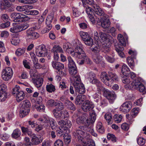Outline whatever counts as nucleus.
<instances>
[{
	"instance_id": "obj_45",
	"label": "nucleus",
	"mask_w": 146,
	"mask_h": 146,
	"mask_svg": "<svg viewBox=\"0 0 146 146\" xmlns=\"http://www.w3.org/2000/svg\"><path fill=\"white\" fill-rule=\"evenodd\" d=\"M30 74L32 78H36L37 76L38 73H37V70L34 68L31 69L30 70Z\"/></svg>"
},
{
	"instance_id": "obj_4",
	"label": "nucleus",
	"mask_w": 146,
	"mask_h": 146,
	"mask_svg": "<svg viewBox=\"0 0 146 146\" xmlns=\"http://www.w3.org/2000/svg\"><path fill=\"white\" fill-rule=\"evenodd\" d=\"M11 20L14 22L19 21V19H22L25 21H27L30 19V18L27 16L21 13H13L10 15Z\"/></svg>"
},
{
	"instance_id": "obj_53",
	"label": "nucleus",
	"mask_w": 146,
	"mask_h": 146,
	"mask_svg": "<svg viewBox=\"0 0 146 146\" xmlns=\"http://www.w3.org/2000/svg\"><path fill=\"white\" fill-rule=\"evenodd\" d=\"M20 42V40L17 37H13L11 40V43L15 45H18Z\"/></svg>"
},
{
	"instance_id": "obj_62",
	"label": "nucleus",
	"mask_w": 146,
	"mask_h": 146,
	"mask_svg": "<svg viewBox=\"0 0 146 146\" xmlns=\"http://www.w3.org/2000/svg\"><path fill=\"white\" fill-rule=\"evenodd\" d=\"M145 140L143 138L140 137L137 139V142L138 144L141 145H143L145 142Z\"/></svg>"
},
{
	"instance_id": "obj_57",
	"label": "nucleus",
	"mask_w": 146,
	"mask_h": 146,
	"mask_svg": "<svg viewBox=\"0 0 146 146\" xmlns=\"http://www.w3.org/2000/svg\"><path fill=\"white\" fill-rule=\"evenodd\" d=\"M130 110V109L122 105L120 108V111L124 113H126L128 112Z\"/></svg>"
},
{
	"instance_id": "obj_8",
	"label": "nucleus",
	"mask_w": 146,
	"mask_h": 146,
	"mask_svg": "<svg viewBox=\"0 0 146 146\" xmlns=\"http://www.w3.org/2000/svg\"><path fill=\"white\" fill-rule=\"evenodd\" d=\"M104 95L111 103L114 101L116 97V95L114 92H110L107 89H105Z\"/></svg>"
},
{
	"instance_id": "obj_15",
	"label": "nucleus",
	"mask_w": 146,
	"mask_h": 146,
	"mask_svg": "<svg viewBox=\"0 0 146 146\" xmlns=\"http://www.w3.org/2000/svg\"><path fill=\"white\" fill-rule=\"evenodd\" d=\"M86 96L84 95H78L75 97V103L76 105H80L86 101Z\"/></svg>"
},
{
	"instance_id": "obj_59",
	"label": "nucleus",
	"mask_w": 146,
	"mask_h": 146,
	"mask_svg": "<svg viewBox=\"0 0 146 146\" xmlns=\"http://www.w3.org/2000/svg\"><path fill=\"white\" fill-rule=\"evenodd\" d=\"M56 101L53 99H50L48 100L47 102V104L50 107H52L55 106Z\"/></svg>"
},
{
	"instance_id": "obj_24",
	"label": "nucleus",
	"mask_w": 146,
	"mask_h": 146,
	"mask_svg": "<svg viewBox=\"0 0 146 146\" xmlns=\"http://www.w3.org/2000/svg\"><path fill=\"white\" fill-rule=\"evenodd\" d=\"M51 23V21L50 20L48 19H46V23L47 25V27L45 28L42 31L44 33H46L49 31L52 28V25L50 24Z\"/></svg>"
},
{
	"instance_id": "obj_32",
	"label": "nucleus",
	"mask_w": 146,
	"mask_h": 146,
	"mask_svg": "<svg viewBox=\"0 0 146 146\" xmlns=\"http://www.w3.org/2000/svg\"><path fill=\"white\" fill-rule=\"evenodd\" d=\"M51 51L54 53H57L58 52H63V50L62 48L58 45H54Z\"/></svg>"
},
{
	"instance_id": "obj_12",
	"label": "nucleus",
	"mask_w": 146,
	"mask_h": 146,
	"mask_svg": "<svg viewBox=\"0 0 146 146\" xmlns=\"http://www.w3.org/2000/svg\"><path fill=\"white\" fill-rule=\"evenodd\" d=\"M94 107V105L88 100H86L83 103L82 109L85 111H90Z\"/></svg>"
},
{
	"instance_id": "obj_20",
	"label": "nucleus",
	"mask_w": 146,
	"mask_h": 146,
	"mask_svg": "<svg viewBox=\"0 0 146 146\" xmlns=\"http://www.w3.org/2000/svg\"><path fill=\"white\" fill-rule=\"evenodd\" d=\"M87 77L89 82L92 84L95 83L98 80L96 78L95 74L92 72L88 73L87 74Z\"/></svg>"
},
{
	"instance_id": "obj_14",
	"label": "nucleus",
	"mask_w": 146,
	"mask_h": 146,
	"mask_svg": "<svg viewBox=\"0 0 146 146\" xmlns=\"http://www.w3.org/2000/svg\"><path fill=\"white\" fill-rule=\"evenodd\" d=\"M31 139V144L32 145H37L42 142L43 138L40 136H37L35 134H33L32 136Z\"/></svg>"
},
{
	"instance_id": "obj_44",
	"label": "nucleus",
	"mask_w": 146,
	"mask_h": 146,
	"mask_svg": "<svg viewBox=\"0 0 146 146\" xmlns=\"http://www.w3.org/2000/svg\"><path fill=\"white\" fill-rule=\"evenodd\" d=\"M127 60L129 66L131 68H133L134 66V62L132 57H127Z\"/></svg>"
},
{
	"instance_id": "obj_54",
	"label": "nucleus",
	"mask_w": 146,
	"mask_h": 146,
	"mask_svg": "<svg viewBox=\"0 0 146 146\" xmlns=\"http://www.w3.org/2000/svg\"><path fill=\"white\" fill-rule=\"evenodd\" d=\"M21 90L20 89V88L19 86L16 85L14 88L13 89L12 93L14 95H16Z\"/></svg>"
},
{
	"instance_id": "obj_23",
	"label": "nucleus",
	"mask_w": 146,
	"mask_h": 146,
	"mask_svg": "<svg viewBox=\"0 0 146 146\" xmlns=\"http://www.w3.org/2000/svg\"><path fill=\"white\" fill-rule=\"evenodd\" d=\"M33 82L37 88L40 87L42 85L43 80L42 78H38L36 79L35 78H32Z\"/></svg>"
},
{
	"instance_id": "obj_50",
	"label": "nucleus",
	"mask_w": 146,
	"mask_h": 146,
	"mask_svg": "<svg viewBox=\"0 0 146 146\" xmlns=\"http://www.w3.org/2000/svg\"><path fill=\"white\" fill-rule=\"evenodd\" d=\"M71 136L67 133L64 135V139L66 144H69L70 142Z\"/></svg>"
},
{
	"instance_id": "obj_13",
	"label": "nucleus",
	"mask_w": 146,
	"mask_h": 146,
	"mask_svg": "<svg viewBox=\"0 0 146 146\" xmlns=\"http://www.w3.org/2000/svg\"><path fill=\"white\" fill-rule=\"evenodd\" d=\"M71 82L74 86L82 83L80 76L78 74L70 77Z\"/></svg>"
},
{
	"instance_id": "obj_19",
	"label": "nucleus",
	"mask_w": 146,
	"mask_h": 146,
	"mask_svg": "<svg viewBox=\"0 0 146 146\" xmlns=\"http://www.w3.org/2000/svg\"><path fill=\"white\" fill-rule=\"evenodd\" d=\"M77 123L78 124H82L84 125H88V119L86 118L85 115H83L81 117H78L76 119Z\"/></svg>"
},
{
	"instance_id": "obj_47",
	"label": "nucleus",
	"mask_w": 146,
	"mask_h": 146,
	"mask_svg": "<svg viewBox=\"0 0 146 146\" xmlns=\"http://www.w3.org/2000/svg\"><path fill=\"white\" fill-rule=\"evenodd\" d=\"M86 54L84 51L79 52L77 54H76L74 56L76 58L79 59H83L86 57Z\"/></svg>"
},
{
	"instance_id": "obj_64",
	"label": "nucleus",
	"mask_w": 146,
	"mask_h": 146,
	"mask_svg": "<svg viewBox=\"0 0 146 146\" xmlns=\"http://www.w3.org/2000/svg\"><path fill=\"white\" fill-rule=\"evenodd\" d=\"M54 145V146H63V143L62 140L58 139L55 141Z\"/></svg>"
},
{
	"instance_id": "obj_21",
	"label": "nucleus",
	"mask_w": 146,
	"mask_h": 146,
	"mask_svg": "<svg viewBox=\"0 0 146 146\" xmlns=\"http://www.w3.org/2000/svg\"><path fill=\"white\" fill-rule=\"evenodd\" d=\"M76 92L80 94H83L85 92L84 87L82 83L74 86Z\"/></svg>"
},
{
	"instance_id": "obj_2",
	"label": "nucleus",
	"mask_w": 146,
	"mask_h": 146,
	"mask_svg": "<svg viewBox=\"0 0 146 146\" xmlns=\"http://www.w3.org/2000/svg\"><path fill=\"white\" fill-rule=\"evenodd\" d=\"M76 134L78 141L84 146H87V142L90 139V134L81 130H76Z\"/></svg>"
},
{
	"instance_id": "obj_27",
	"label": "nucleus",
	"mask_w": 146,
	"mask_h": 146,
	"mask_svg": "<svg viewBox=\"0 0 146 146\" xmlns=\"http://www.w3.org/2000/svg\"><path fill=\"white\" fill-rule=\"evenodd\" d=\"M96 129L98 132L102 134L104 133V128L101 122L100 121L98 123L96 126Z\"/></svg>"
},
{
	"instance_id": "obj_56",
	"label": "nucleus",
	"mask_w": 146,
	"mask_h": 146,
	"mask_svg": "<svg viewBox=\"0 0 146 146\" xmlns=\"http://www.w3.org/2000/svg\"><path fill=\"white\" fill-rule=\"evenodd\" d=\"M137 89H138L140 92H142L143 94L146 93V89L143 84L140 85L139 87H138Z\"/></svg>"
},
{
	"instance_id": "obj_10",
	"label": "nucleus",
	"mask_w": 146,
	"mask_h": 146,
	"mask_svg": "<svg viewBox=\"0 0 146 146\" xmlns=\"http://www.w3.org/2000/svg\"><path fill=\"white\" fill-rule=\"evenodd\" d=\"M7 86L4 84L0 85V100L4 101L6 98L7 93L6 92Z\"/></svg>"
},
{
	"instance_id": "obj_26",
	"label": "nucleus",
	"mask_w": 146,
	"mask_h": 146,
	"mask_svg": "<svg viewBox=\"0 0 146 146\" xmlns=\"http://www.w3.org/2000/svg\"><path fill=\"white\" fill-rule=\"evenodd\" d=\"M21 134L20 130L17 129L13 131L11 135V136L13 138L17 139L20 137Z\"/></svg>"
},
{
	"instance_id": "obj_31",
	"label": "nucleus",
	"mask_w": 146,
	"mask_h": 146,
	"mask_svg": "<svg viewBox=\"0 0 146 146\" xmlns=\"http://www.w3.org/2000/svg\"><path fill=\"white\" fill-rule=\"evenodd\" d=\"M46 89L49 93L54 92L56 90L55 86L52 84L47 85L46 86Z\"/></svg>"
},
{
	"instance_id": "obj_43",
	"label": "nucleus",
	"mask_w": 146,
	"mask_h": 146,
	"mask_svg": "<svg viewBox=\"0 0 146 146\" xmlns=\"http://www.w3.org/2000/svg\"><path fill=\"white\" fill-rule=\"evenodd\" d=\"M68 67L70 68L74 67L76 66L75 63L70 56H69L68 58Z\"/></svg>"
},
{
	"instance_id": "obj_22",
	"label": "nucleus",
	"mask_w": 146,
	"mask_h": 146,
	"mask_svg": "<svg viewBox=\"0 0 146 146\" xmlns=\"http://www.w3.org/2000/svg\"><path fill=\"white\" fill-rule=\"evenodd\" d=\"M58 124L60 126H64L68 129L72 126L71 122L68 120L66 121H64L63 120H60L58 122Z\"/></svg>"
},
{
	"instance_id": "obj_38",
	"label": "nucleus",
	"mask_w": 146,
	"mask_h": 146,
	"mask_svg": "<svg viewBox=\"0 0 146 146\" xmlns=\"http://www.w3.org/2000/svg\"><path fill=\"white\" fill-rule=\"evenodd\" d=\"M90 47V49L94 53L98 52L100 50V46L99 44H96L95 45L94 44L92 45Z\"/></svg>"
},
{
	"instance_id": "obj_1",
	"label": "nucleus",
	"mask_w": 146,
	"mask_h": 146,
	"mask_svg": "<svg viewBox=\"0 0 146 146\" xmlns=\"http://www.w3.org/2000/svg\"><path fill=\"white\" fill-rule=\"evenodd\" d=\"M99 34L102 43V52L105 53H107L110 50L111 37L109 34L103 32H100Z\"/></svg>"
},
{
	"instance_id": "obj_60",
	"label": "nucleus",
	"mask_w": 146,
	"mask_h": 146,
	"mask_svg": "<svg viewBox=\"0 0 146 146\" xmlns=\"http://www.w3.org/2000/svg\"><path fill=\"white\" fill-rule=\"evenodd\" d=\"M58 66L56 70H57L59 72L64 70V65L63 64L58 62Z\"/></svg>"
},
{
	"instance_id": "obj_48",
	"label": "nucleus",
	"mask_w": 146,
	"mask_h": 146,
	"mask_svg": "<svg viewBox=\"0 0 146 146\" xmlns=\"http://www.w3.org/2000/svg\"><path fill=\"white\" fill-rule=\"evenodd\" d=\"M94 84H95L96 85L97 87V89H98V91H101L102 90H103L104 91V92L105 90V89H106L105 88H104L102 86L101 83L98 80L97 81H96L95 83H94Z\"/></svg>"
},
{
	"instance_id": "obj_46",
	"label": "nucleus",
	"mask_w": 146,
	"mask_h": 146,
	"mask_svg": "<svg viewBox=\"0 0 146 146\" xmlns=\"http://www.w3.org/2000/svg\"><path fill=\"white\" fill-rule=\"evenodd\" d=\"M82 45H80L79 46H77L75 48L74 54H75L74 56L76 54H77L79 52H81L84 51L82 49Z\"/></svg>"
},
{
	"instance_id": "obj_42",
	"label": "nucleus",
	"mask_w": 146,
	"mask_h": 146,
	"mask_svg": "<svg viewBox=\"0 0 146 146\" xmlns=\"http://www.w3.org/2000/svg\"><path fill=\"white\" fill-rule=\"evenodd\" d=\"M50 125L49 126H50L51 129L53 130L56 129L57 127V125L55 121L52 118H50Z\"/></svg>"
},
{
	"instance_id": "obj_41",
	"label": "nucleus",
	"mask_w": 146,
	"mask_h": 146,
	"mask_svg": "<svg viewBox=\"0 0 146 146\" xmlns=\"http://www.w3.org/2000/svg\"><path fill=\"white\" fill-rule=\"evenodd\" d=\"M117 38L119 41V43L123 46L126 45V42L123 36L121 34L118 35Z\"/></svg>"
},
{
	"instance_id": "obj_58",
	"label": "nucleus",
	"mask_w": 146,
	"mask_h": 146,
	"mask_svg": "<svg viewBox=\"0 0 146 146\" xmlns=\"http://www.w3.org/2000/svg\"><path fill=\"white\" fill-rule=\"evenodd\" d=\"M68 108L70 110L73 111L75 110H76V108L74 104L69 100L68 101Z\"/></svg>"
},
{
	"instance_id": "obj_16",
	"label": "nucleus",
	"mask_w": 146,
	"mask_h": 146,
	"mask_svg": "<svg viewBox=\"0 0 146 146\" xmlns=\"http://www.w3.org/2000/svg\"><path fill=\"white\" fill-rule=\"evenodd\" d=\"M142 84L140 79L137 78L134 80L130 84V88L132 89H137V88Z\"/></svg>"
},
{
	"instance_id": "obj_33",
	"label": "nucleus",
	"mask_w": 146,
	"mask_h": 146,
	"mask_svg": "<svg viewBox=\"0 0 146 146\" xmlns=\"http://www.w3.org/2000/svg\"><path fill=\"white\" fill-rule=\"evenodd\" d=\"M121 71L124 75H126L127 74H129L130 72V69L125 64L122 66Z\"/></svg>"
},
{
	"instance_id": "obj_36",
	"label": "nucleus",
	"mask_w": 146,
	"mask_h": 146,
	"mask_svg": "<svg viewBox=\"0 0 146 146\" xmlns=\"http://www.w3.org/2000/svg\"><path fill=\"white\" fill-rule=\"evenodd\" d=\"M52 112L56 118L60 119H63L61 111L59 113L56 109H54L53 110Z\"/></svg>"
},
{
	"instance_id": "obj_35",
	"label": "nucleus",
	"mask_w": 146,
	"mask_h": 146,
	"mask_svg": "<svg viewBox=\"0 0 146 146\" xmlns=\"http://www.w3.org/2000/svg\"><path fill=\"white\" fill-rule=\"evenodd\" d=\"M22 106L21 107L25 108L26 109H29L31 105L30 102L27 100H25L21 102Z\"/></svg>"
},
{
	"instance_id": "obj_49",
	"label": "nucleus",
	"mask_w": 146,
	"mask_h": 146,
	"mask_svg": "<svg viewBox=\"0 0 146 146\" xmlns=\"http://www.w3.org/2000/svg\"><path fill=\"white\" fill-rule=\"evenodd\" d=\"M104 117L105 119L107 121L108 124H111L112 123L111 120L112 119V116L111 114H106L104 115Z\"/></svg>"
},
{
	"instance_id": "obj_40",
	"label": "nucleus",
	"mask_w": 146,
	"mask_h": 146,
	"mask_svg": "<svg viewBox=\"0 0 146 146\" xmlns=\"http://www.w3.org/2000/svg\"><path fill=\"white\" fill-rule=\"evenodd\" d=\"M10 30L13 33H17L20 32L19 25L15 24L10 28Z\"/></svg>"
},
{
	"instance_id": "obj_6",
	"label": "nucleus",
	"mask_w": 146,
	"mask_h": 146,
	"mask_svg": "<svg viewBox=\"0 0 146 146\" xmlns=\"http://www.w3.org/2000/svg\"><path fill=\"white\" fill-rule=\"evenodd\" d=\"M35 53L36 55L38 56H44L47 54V50L44 45H41L36 48Z\"/></svg>"
},
{
	"instance_id": "obj_28",
	"label": "nucleus",
	"mask_w": 146,
	"mask_h": 146,
	"mask_svg": "<svg viewBox=\"0 0 146 146\" xmlns=\"http://www.w3.org/2000/svg\"><path fill=\"white\" fill-rule=\"evenodd\" d=\"M90 119L89 120H88V122H89L88 123H93L94 122L96 118V115L95 111L94 110H92L90 113Z\"/></svg>"
},
{
	"instance_id": "obj_11",
	"label": "nucleus",
	"mask_w": 146,
	"mask_h": 146,
	"mask_svg": "<svg viewBox=\"0 0 146 146\" xmlns=\"http://www.w3.org/2000/svg\"><path fill=\"white\" fill-rule=\"evenodd\" d=\"M26 36L30 39H35L38 37L39 35L34 32L32 28H30L26 31Z\"/></svg>"
},
{
	"instance_id": "obj_63",
	"label": "nucleus",
	"mask_w": 146,
	"mask_h": 146,
	"mask_svg": "<svg viewBox=\"0 0 146 146\" xmlns=\"http://www.w3.org/2000/svg\"><path fill=\"white\" fill-rule=\"evenodd\" d=\"M102 57L100 56H97L96 58L94 59V61L97 64H100V63L102 60Z\"/></svg>"
},
{
	"instance_id": "obj_9",
	"label": "nucleus",
	"mask_w": 146,
	"mask_h": 146,
	"mask_svg": "<svg viewBox=\"0 0 146 146\" xmlns=\"http://www.w3.org/2000/svg\"><path fill=\"white\" fill-rule=\"evenodd\" d=\"M101 80L105 83L106 85L109 86L112 85V80L109 79L108 75L105 72H103L101 75Z\"/></svg>"
},
{
	"instance_id": "obj_37",
	"label": "nucleus",
	"mask_w": 146,
	"mask_h": 146,
	"mask_svg": "<svg viewBox=\"0 0 146 146\" xmlns=\"http://www.w3.org/2000/svg\"><path fill=\"white\" fill-rule=\"evenodd\" d=\"M25 50L26 49L24 48H18L15 52L16 55L18 56H20L25 53Z\"/></svg>"
},
{
	"instance_id": "obj_61",
	"label": "nucleus",
	"mask_w": 146,
	"mask_h": 146,
	"mask_svg": "<svg viewBox=\"0 0 146 146\" xmlns=\"http://www.w3.org/2000/svg\"><path fill=\"white\" fill-rule=\"evenodd\" d=\"M83 5L88 4L92 5L94 2L93 0H81Z\"/></svg>"
},
{
	"instance_id": "obj_30",
	"label": "nucleus",
	"mask_w": 146,
	"mask_h": 146,
	"mask_svg": "<svg viewBox=\"0 0 146 146\" xmlns=\"http://www.w3.org/2000/svg\"><path fill=\"white\" fill-rule=\"evenodd\" d=\"M29 109H26L25 108L21 107L20 110V116L23 117L27 115L29 111Z\"/></svg>"
},
{
	"instance_id": "obj_3",
	"label": "nucleus",
	"mask_w": 146,
	"mask_h": 146,
	"mask_svg": "<svg viewBox=\"0 0 146 146\" xmlns=\"http://www.w3.org/2000/svg\"><path fill=\"white\" fill-rule=\"evenodd\" d=\"M79 34L82 39L86 45L90 46L93 44V40L90 36L88 33L86 32L80 31Z\"/></svg>"
},
{
	"instance_id": "obj_25",
	"label": "nucleus",
	"mask_w": 146,
	"mask_h": 146,
	"mask_svg": "<svg viewBox=\"0 0 146 146\" xmlns=\"http://www.w3.org/2000/svg\"><path fill=\"white\" fill-rule=\"evenodd\" d=\"M16 98L17 101L19 102L23 100L25 96V94L23 91H20L16 95Z\"/></svg>"
},
{
	"instance_id": "obj_34",
	"label": "nucleus",
	"mask_w": 146,
	"mask_h": 146,
	"mask_svg": "<svg viewBox=\"0 0 146 146\" xmlns=\"http://www.w3.org/2000/svg\"><path fill=\"white\" fill-rule=\"evenodd\" d=\"M55 104V106L56 107V109H57L58 111L62 110L64 109V106L61 102L56 101Z\"/></svg>"
},
{
	"instance_id": "obj_5",
	"label": "nucleus",
	"mask_w": 146,
	"mask_h": 146,
	"mask_svg": "<svg viewBox=\"0 0 146 146\" xmlns=\"http://www.w3.org/2000/svg\"><path fill=\"white\" fill-rule=\"evenodd\" d=\"M13 74V70L11 68H7L3 70L1 74V77L3 80L8 81L11 78Z\"/></svg>"
},
{
	"instance_id": "obj_52",
	"label": "nucleus",
	"mask_w": 146,
	"mask_h": 146,
	"mask_svg": "<svg viewBox=\"0 0 146 146\" xmlns=\"http://www.w3.org/2000/svg\"><path fill=\"white\" fill-rule=\"evenodd\" d=\"M20 32L27 29L29 26V24L27 23H25L19 25Z\"/></svg>"
},
{
	"instance_id": "obj_39",
	"label": "nucleus",
	"mask_w": 146,
	"mask_h": 146,
	"mask_svg": "<svg viewBox=\"0 0 146 146\" xmlns=\"http://www.w3.org/2000/svg\"><path fill=\"white\" fill-rule=\"evenodd\" d=\"M69 72L71 75V76H74L78 74L77 73V70L76 67L69 68Z\"/></svg>"
},
{
	"instance_id": "obj_29",
	"label": "nucleus",
	"mask_w": 146,
	"mask_h": 146,
	"mask_svg": "<svg viewBox=\"0 0 146 146\" xmlns=\"http://www.w3.org/2000/svg\"><path fill=\"white\" fill-rule=\"evenodd\" d=\"M108 76L109 79H111L112 80V84L114 83L115 81H117L118 80L117 76L114 73L109 72Z\"/></svg>"
},
{
	"instance_id": "obj_17",
	"label": "nucleus",
	"mask_w": 146,
	"mask_h": 146,
	"mask_svg": "<svg viewBox=\"0 0 146 146\" xmlns=\"http://www.w3.org/2000/svg\"><path fill=\"white\" fill-rule=\"evenodd\" d=\"M108 16L107 15V17H104L103 18L101 19V26L104 29H106L109 27L110 25V22L109 20L108 19Z\"/></svg>"
},
{
	"instance_id": "obj_51",
	"label": "nucleus",
	"mask_w": 146,
	"mask_h": 146,
	"mask_svg": "<svg viewBox=\"0 0 146 146\" xmlns=\"http://www.w3.org/2000/svg\"><path fill=\"white\" fill-rule=\"evenodd\" d=\"M122 117L120 115H116L113 116V119L114 121L116 123L120 122L122 120Z\"/></svg>"
},
{
	"instance_id": "obj_7",
	"label": "nucleus",
	"mask_w": 146,
	"mask_h": 146,
	"mask_svg": "<svg viewBox=\"0 0 146 146\" xmlns=\"http://www.w3.org/2000/svg\"><path fill=\"white\" fill-rule=\"evenodd\" d=\"M94 8L93 11L94 13L99 15L101 17V18H103L104 17H106L107 15L105 13L103 10L100 7L97 5L94 4L92 5Z\"/></svg>"
},
{
	"instance_id": "obj_55",
	"label": "nucleus",
	"mask_w": 146,
	"mask_h": 146,
	"mask_svg": "<svg viewBox=\"0 0 146 146\" xmlns=\"http://www.w3.org/2000/svg\"><path fill=\"white\" fill-rule=\"evenodd\" d=\"M91 5L92 6V8H91L90 7H86V11L88 15H91L92 14H94V12L93 11L94 8L92 7V5Z\"/></svg>"
},
{
	"instance_id": "obj_18",
	"label": "nucleus",
	"mask_w": 146,
	"mask_h": 146,
	"mask_svg": "<svg viewBox=\"0 0 146 146\" xmlns=\"http://www.w3.org/2000/svg\"><path fill=\"white\" fill-rule=\"evenodd\" d=\"M15 0H3V1L2 0L0 2V8L2 9H5L7 7H10L11 5L9 2L10 1L11 2H13Z\"/></svg>"
}]
</instances>
